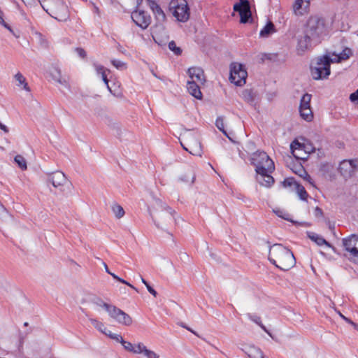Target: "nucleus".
<instances>
[{"instance_id": "nucleus-60", "label": "nucleus", "mask_w": 358, "mask_h": 358, "mask_svg": "<svg viewBox=\"0 0 358 358\" xmlns=\"http://www.w3.org/2000/svg\"><path fill=\"white\" fill-rule=\"evenodd\" d=\"M340 316L343 319L345 320L346 322L350 323V322H352L350 319L347 318L346 317H345L344 315H343L341 313H339Z\"/></svg>"}, {"instance_id": "nucleus-38", "label": "nucleus", "mask_w": 358, "mask_h": 358, "mask_svg": "<svg viewBox=\"0 0 358 358\" xmlns=\"http://www.w3.org/2000/svg\"><path fill=\"white\" fill-rule=\"evenodd\" d=\"M111 64L117 69H120V70H122V69H125L127 68V64L126 63L122 62V61H120V60H117V59H112L111 60Z\"/></svg>"}, {"instance_id": "nucleus-32", "label": "nucleus", "mask_w": 358, "mask_h": 358, "mask_svg": "<svg viewBox=\"0 0 358 358\" xmlns=\"http://www.w3.org/2000/svg\"><path fill=\"white\" fill-rule=\"evenodd\" d=\"M15 162L22 170H26L27 169V161L24 157L20 155H17L14 158Z\"/></svg>"}, {"instance_id": "nucleus-42", "label": "nucleus", "mask_w": 358, "mask_h": 358, "mask_svg": "<svg viewBox=\"0 0 358 358\" xmlns=\"http://www.w3.org/2000/svg\"><path fill=\"white\" fill-rule=\"evenodd\" d=\"M301 146H302V145H301L300 143H299L298 141H293V142L291 143V145H290V148H291V150H292V152L293 155H294L295 157H298L295 155V153H294L295 150H296V149H301Z\"/></svg>"}, {"instance_id": "nucleus-20", "label": "nucleus", "mask_w": 358, "mask_h": 358, "mask_svg": "<svg viewBox=\"0 0 358 358\" xmlns=\"http://www.w3.org/2000/svg\"><path fill=\"white\" fill-rule=\"evenodd\" d=\"M50 73L52 78L55 81H56L62 85H67V79L64 77H62L61 69L59 67H57V66H52L50 69Z\"/></svg>"}, {"instance_id": "nucleus-25", "label": "nucleus", "mask_w": 358, "mask_h": 358, "mask_svg": "<svg viewBox=\"0 0 358 358\" xmlns=\"http://www.w3.org/2000/svg\"><path fill=\"white\" fill-rule=\"evenodd\" d=\"M242 98L248 103H252L255 101L256 93L252 90L246 89L242 92Z\"/></svg>"}, {"instance_id": "nucleus-35", "label": "nucleus", "mask_w": 358, "mask_h": 358, "mask_svg": "<svg viewBox=\"0 0 358 358\" xmlns=\"http://www.w3.org/2000/svg\"><path fill=\"white\" fill-rule=\"evenodd\" d=\"M153 13H155L156 17L157 18V20L159 21L163 22V21L165 20L166 15H165L164 13L163 12V10H162V8L159 6H158L153 11Z\"/></svg>"}, {"instance_id": "nucleus-34", "label": "nucleus", "mask_w": 358, "mask_h": 358, "mask_svg": "<svg viewBox=\"0 0 358 358\" xmlns=\"http://www.w3.org/2000/svg\"><path fill=\"white\" fill-rule=\"evenodd\" d=\"M89 320L97 330H99V331L104 334H106V331H105L106 328L104 327V324L101 322H99L94 318H90Z\"/></svg>"}, {"instance_id": "nucleus-37", "label": "nucleus", "mask_w": 358, "mask_h": 358, "mask_svg": "<svg viewBox=\"0 0 358 358\" xmlns=\"http://www.w3.org/2000/svg\"><path fill=\"white\" fill-rule=\"evenodd\" d=\"M169 48L176 55H180L182 53V50L180 48L176 46V44L173 41L169 43Z\"/></svg>"}, {"instance_id": "nucleus-64", "label": "nucleus", "mask_w": 358, "mask_h": 358, "mask_svg": "<svg viewBox=\"0 0 358 358\" xmlns=\"http://www.w3.org/2000/svg\"><path fill=\"white\" fill-rule=\"evenodd\" d=\"M5 208L0 203V215L4 211Z\"/></svg>"}, {"instance_id": "nucleus-49", "label": "nucleus", "mask_w": 358, "mask_h": 358, "mask_svg": "<svg viewBox=\"0 0 358 358\" xmlns=\"http://www.w3.org/2000/svg\"><path fill=\"white\" fill-rule=\"evenodd\" d=\"M302 171H303V173L304 176H303V175H300V176H301V177H303V178H304V179H305L306 181H308L310 184H311L312 185H313V186H314V184H313V180H312V178H311V177H310V176H309V175H308V173H307L304 170H303Z\"/></svg>"}, {"instance_id": "nucleus-16", "label": "nucleus", "mask_w": 358, "mask_h": 358, "mask_svg": "<svg viewBox=\"0 0 358 358\" xmlns=\"http://www.w3.org/2000/svg\"><path fill=\"white\" fill-rule=\"evenodd\" d=\"M187 74L190 78L189 81H194L198 83L204 84L206 79L204 72L199 67H191L187 71Z\"/></svg>"}, {"instance_id": "nucleus-15", "label": "nucleus", "mask_w": 358, "mask_h": 358, "mask_svg": "<svg viewBox=\"0 0 358 358\" xmlns=\"http://www.w3.org/2000/svg\"><path fill=\"white\" fill-rule=\"evenodd\" d=\"M48 181L50 182L52 185L62 189V187L68 183V180L64 173L62 171H56L52 173L48 176Z\"/></svg>"}, {"instance_id": "nucleus-53", "label": "nucleus", "mask_w": 358, "mask_h": 358, "mask_svg": "<svg viewBox=\"0 0 358 358\" xmlns=\"http://www.w3.org/2000/svg\"><path fill=\"white\" fill-rule=\"evenodd\" d=\"M315 215L316 217H321L323 215L322 209L319 207H316L315 209Z\"/></svg>"}, {"instance_id": "nucleus-52", "label": "nucleus", "mask_w": 358, "mask_h": 358, "mask_svg": "<svg viewBox=\"0 0 358 358\" xmlns=\"http://www.w3.org/2000/svg\"><path fill=\"white\" fill-rule=\"evenodd\" d=\"M182 327L186 329L187 330L189 331L190 332H192V334H194V335H196V336L198 337H200V336L195 331H194L193 329H192L191 328L188 327L186 326L185 324L184 323H180V324Z\"/></svg>"}, {"instance_id": "nucleus-41", "label": "nucleus", "mask_w": 358, "mask_h": 358, "mask_svg": "<svg viewBox=\"0 0 358 358\" xmlns=\"http://www.w3.org/2000/svg\"><path fill=\"white\" fill-rule=\"evenodd\" d=\"M147 348L142 343H138L137 345L134 346V353L135 354H141L144 353Z\"/></svg>"}, {"instance_id": "nucleus-39", "label": "nucleus", "mask_w": 358, "mask_h": 358, "mask_svg": "<svg viewBox=\"0 0 358 358\" xmlns=\"http://www.w3.org/2000/svg\"><path fill=\"white\" fill-rule=\"evenodd\" d=\"M94 304L97 306L103 308L105 310L107 309V307L110 305L108 303H105L101 298L96 297L92 300Z\"/></svg>"}, {"instance_id": "nucleus-18", "label": "nucleus", "mask_w": 358, "mask_h": 358, "mask_svg": "<svg viewBox=\"0 0 358 358\" xmlns=\"http://www.w3.org/2000/svg\"><path fill=\"white\" fill-rule=\"evenodd\" d=\"M273 171H264L262 173H257V180L262 186L271 187L274 183V178L269 174Z\"/></svg>"}, {"instance_id": "nucleus-26", "label": "nucleus", "mask_w": 358, "mask_h": 358, "mask_svg": "<svg viewBox=\"0 0 358 358\" xmlns=\"http://www.w3.org/2000/svg\"><path fill=\"white\" fill-rule=\"evenodd\" d=\"M14 78H15V80L18 83H17L18 86L23 85L24 90H25L27 92L31 91L30 87H29L27 83L26 82L25 78L21 73L18 72L17 73H16L15 75Z\"/></svg>"}, {"instance_id": "nucleus-19", "label": "nucleus", "mask_w": 358, "mask_h": 358, "mask_svg": "<svg viewBox=\"0 0 358 358\" xmlns=\"http://www.w3.org/2000/svg\"><path fill=\"white\" fill-rule=\"evenodd\" d=\"M310 3L304 0H295L293 5V12L297 16H301L309 10Z\"/></svg>"}, {"instance_id": "nucleus-2", "label": "nucleus", "mask_w": 358, "mask_h": 358, "mask_svg": "<svg viewBox=\"0 0 358 358\" xmlns=\"http://www.w3.org/2000/svg\"><path fill=\"white\" fill-rule=\"evenodd\" d=\"M152 209L150 215L157 228L166 231L176 222V211L161 199H155Z\"/></svg>"}, {"instance_id": "nucleus-46", "label": "nucleus", "mask_w": 358, "mask_h": 358, "mask_svg": "<svg viewBox=\"0 0 358 358\" xmlns=\"http://www.w3.org/2000/svg\"><path fill=\"white\" fill-rule=\"evenodd\" d=\"M94 66L95 70L98 74L102 75L103 73H106V70H105V68L103 66L94 64Z\"/></svg>"}, {"instance_id": "nucleus-63", "label": "nucleus", "mask_w": 358, "mask_h": 358, "mask_svg": "<svg viewBox=\"0 0 358 358\" xmlns=\"http://www.w3.org/2000/svg\"><path fill=\"white\" fill-rule=\"evenodd\" d=\"M350 324L354 327V328L355 329H357L358 331V324H356V323H355L353 322H350Z\"/></svg>"}, {"instance_id": "nucleus-48", "label": "nucleus", "mask_w": 358, "mask_h": 358, "mask_svg": "<svg viewBox=\"0 0 358 358\" xmlns=\"http://www.w3.org/2000/svg\"><path fill=\"white\" fill-rule=\"evenodd\" d=\"M148 6L154 11L158 6H159L155 1L152 0H146Z\"/></svg>"}, {"instance_id": "nucleus-56", "label": "nucleus", "mask_w": 358, "mask_h": 358, "mask_svg": "<svg viewBox=\"0 0 358 358\" xmlns=\"http://www.w3.org/2000/svg\"><path fill=\"white\" fill-rule=\"evenodd\" d=\"M0 129L3 131L6 134L9 132L8 128L6 125L2 124L1 122H0Z\"/></svg>"}, {"instance_id": "nucleus-4", "label": "nucleus", "mask_w": 358, "mask_h": 358, "mask_svg": "<svg viewBox=\"0 0 358 358\" xmlns=\"http://www.w3.org/2000/svg\"><path fill=\"white\" fill-rule=\"evenodd\" d=\"M336 58L329 55L317 57L311 62L310 71L314 80L324 79L330 74V64L334 62Z\"/></svg>"}, {"instance_id": "nucleus-30", "label": "nucleus", "mask_w": 358, "mask_h": 358, "mask_svg": "<svg viewBox=\"0 0 358 358\" xmlns=\"http://www.w3.org/2000/svg\"><path fill=\"white\" fill-rule=\"evenodd\" d=\"M311 94H305L301 99L299 108H310Z\"/></svg>"}, {"instance_id": "nucleus-59", "label": "nucleus", "mask_w": 358, "mask_h": 358, "mask_svg": "<svg viewBox=\"0 0 358 358\" xmlns=\"http://www.w3.org/2000/svg\"><path fill=\"white\" fill-rule=\"evenodd\" d=\"M103 267L105 268V271L108 273H110V271L107 266V264L105 263V262H103Z\"/></svg>"}, {"instance_id": "nucleus-44", "label": "nucleus", "mask_w": 358, "mask_h": 358, "mask_svg": "<svg viewBox=\"0 0 358 358\" xmlns=\"http://www.w3.org/2000/svg\"><path fill=\"white\" fill-rule=\"evenodd\" d=\"M295 183H297V182L294 180V178H289L285 179L282 182V185L285 187H291L292 185H294L295 186Z\"/></svg>"}, {"instance_id": "nucleus-45", "label": "nucleus", "mask_w": 358, "mask_h": 358, "mask_svg": "<svg viewBox=\"0 0 358 358\" xmlns=\"http://www.w3.org/2000/svg\"><path fill=\"white\" fill-rule=\"evenodd\" d=\"M121 344L126 350L131 352H134V345L130 342L124 340Z\"/></svg>"}, {"instance_id": "nucleus-31", "label": "nucleus", "mask_w": 358, "mask_h": 358, "mask_svg": "<svg viewBox=\"0 0 358 358\" xmlns=\"http://www.w3.org/2000/svg\"><path fill=\"white\" fill-rule=\"evenodd\" d=\"M112 210L115 217L118 219L122 217L124 215V210L123 208L117 203H114L112 206Z\"/></svg>"}, {"instance_id": "nucleus-50", "label": "nucleus", "mask_w": 358, "mask_h": 358, "mask_svg": "<svg viewBox=\"0 0 358 358\" xmlns=\"http://www.w3.org/2000/svg\"><path fill=\"white\" fill-rule=\"evenodd\" d=\"M350 99L352 102L357 101L358 103V89L350 94Z\"/></svg>"}, {"instance_id": "nucleus-61", "label": "nucleus", "mask_w": 358, "mask_h": 358, "mask_svg": "<svg viewBox=\"0 0 358 358\" xmlns=\"http://www.w3.org/2000/svg\"><path fill=\"white\" fill-rule=\"evenodd\" d=\"M109 274H110V275H111L114 279H115V280H118L119 277H118L117 275H115V273H111V272H110V273H109Z\"/></svg>"}, {"instance_id": "nucleus-47", "label": "nucleus", "mask_w": 358, "mask_h": 358, "mask_svg": "<svg viewBox=\"0 0 358 358\" xmlns=\"http://www.w3.org/2000/svg\"><path fill=\"white\" fill-rule=\"evenodd\" d=\"M248 317H249V319L250 320H252V322H255L258 325H259L262 323L260 317H259L257 315H249Z\"/></svg>"}, {"instance_id": "nucleus-28", "label": "nucleus", "mask_w": 358, "mask_h": 358, "mask_svg": "<svg viewBox=\"0 0 358 358\" xmlns=\"http://www.w3.org/2000/svg\"><path fill=\"white\" fill-rule=\"evenodd\" d=\"M295 189L299 197L303 200L306 201L308 196V194L306 191L304 187L299 183H295Z\"/></svg>"}, {"instance_id": "nucleus-23", "label": "nucleus", "mask_w": 358, "mask_h": 358, "mask_svg": "<svg viewBox=\"0 0 358 358\" xmlns=\"http://www.w3.org/2000/svg\"><path fill=\"white\" fill-rule=\"evenodd\" d=\"M275 31V29L274 24L272 22L269 21L260 31L259 36L262 38H267Z\"/></svg>"}, {"instance_id": "nucleus-3", "label": "nucleus", "mask_w": 358, "mask_h": 358, "mask_svg": "<svg viewBox=\"0 0 358 358\" xmlns=\"http://www.w3.org/2000/svg\"><path fill=\"white\" fill-rule=\"evenodd\" d=\"M268 259L282 271H287L295 264L293 253L281 244H274L270 248Z\"/></svg>"}, {"instance_id": "nucleus-1", "label": "nucleus", "mask_w": 358, "mask_h": 358, "mask_svg": "<svg viewBox=\"0 0 358 358\" xmlns=\"http://www.w3.org/2000/svg\"><path fill=\"white\" fill-rule=\"evenodd\" d=\"M326 35L327 26L324 18L317 15L310 16L306 23L303 34L297 38V52L303 53L312 44L320 43Z\"/></svg>"}, {"instance_id": "nucleus-8", "label": "nucleus", "mask_w": 358, "mask_h": 358, "mask_svg": "<svg viewBox=\"0 0 358 358\" xmlns=\"http://www.w3.org/2000/svg\"><path fill=\"white\" fill-rule=\"evenodd\" d=\"M182 136L186 145L189 147V150H188V152L192 155L201 156V145L196 134L189 130H186Z\"/></svg>"}, {"instance_id": "nucleus-6", "label": "nucleus", "mask_w": 358, "mask_h": 358, "mask_svg": "<svg viewBox=\"0 0 358 358\" xmlns=\"http://www.w3.org/2000/svg\"><path fill=\"white\" fill-rule=\"evenodd\" d=\"M252 163L255 166L257 173L264 171H274V162L265 152H256L252 156Z\"/></svg>"}, {"instance_id": "nucleus-22", "label": "nucleus", "mask_w": 358, "mask_h": 358, "mask_svg": "<svg viewBox=\"0 0 358 358\" xmlns=\"http://www.w3.org/2000/svg\"><path fill=\"white\" fill-rule=\"evenodd\" d=\"M308 236L311 241H314L318 245H326L328 247H331L330 243H328L323 237L314 232H308Z\"/></svg>"}, {"instance_id": "nucleus-21", "label": "nucleus", "mask_w": 358, "mask_h": 358, "mask_svg": "<svg viewBox=\"0 0 358 358\" xmlns=\"http://www.w3.org/2000/svg\"><path fill=\"white\" fill-rule=\"evenodd\" d=\"M202 84L194 81H187V90L189 94L197 99H201L202 93L200 90V85Z\"/></svg>"}, {"instance_id": "nucleus-54", "label": "nucleus", "mask_w": 358, "mask_h": 358, "mask_svg": "<svg viewBox=\"0 0 358 358\" xmlns=\"http://www.w3.org/2000/svg\"><path fill=\"white\" fill-rule=\"evenodd\" d=\"M112 339L115 340L116 341L120 342V343H122V341H124V339L122 338V337L120 335L115 334L113 336Z\"/></svg>"}, {"instance_id": "nucleus-57", "label": "nucleus", "mask_w": 358, "mask_h": 358, "mask_svg": "<svg viewBox=\"0 0 358 358\" xmlns=\"http://www.w3.org/2000/svg\"><path fill=\"white\" fill-rule=\"evenodd\" d=\"M265 332H266L270 336H271V333L267 330V329L266 328V327L262 324L261 323L259 325Z\"/></svg>"}, {"instance_id": "nucleus-55", "label": "nucleus", "mask_w": 358, "mask_h": 358, "mask_svg": "<svg viewBox=\"0 0 358 358\" xmlns=\"http://www.w3.org/2000/svg\"><path fill=\"white\" fill-rule=\"evenodd\" d=\"M101 78H102V80L104 82V83L107 85L108 89L111 92V90L109 87V85H108V80L107 78V76H106V73H103L101 75Z\"/></svg>"}, {"instance_id": "nucleus-58", "label": "nucleus", "mask_w": 358, "mask_h": 358, "mask_svg": "<svg viewBox=\"0 0 358 358\" xmlns=\"http://www.w3.org/2000/svg\"><path fill=\"white\" fill-rule=\"evenodd\" d=\"M180 144H181V146L182 147V148L188 152V150H189V147L186 145V143L185 142V143H183L182 142H180Z\"/></svg>"}, {"instance_id": "nucleus-10", "label": "nucleus", "mask_w": 358, "mask_h": 358, "mask_svg": "<svg viewBox=\"0 0 358 358\" xmlns=\"http://www.w3.org/2000/svg\"><path fill=\"white\" fill-rule=\"evenodd\" d=\"M106 311L111 318L120 324L130 326L132 324L131 317L127 313L113 305L110 304Z\"/></svg>"}, {"instance_id": "nucleus-24", "label": "nucleus", "mask_w": 358, "mask_h": 358, "mask_svg": "<svg viewBox=\"0 0 358 358\" xmlns=\"http://www.w3.org/2000/svg\"><path fill=\"white\" fill-rule=\"evenodd\" d=\"M247 354L250 358H265L263 352L259 348L255 346L250 347Z\"/></svg>"}, {"instance_id": "nucleus-36", "label": "nucleus", "mask_w": 358, "mask_h": 358, "mask_svg": "<svg viewBox=\"0 0 358 358\" xmlns=\"http://www.w3.org/2000/svg\"><path fill=\"white\" fill-rule=\"evenodd\" d=\"M215 125L220 131H221L226 136H228L227 131L224 128V120L222 117H218L215 122Z\"/></svg>"}, {"instance_id": "nucleus-27", "label": "nucleus", "mask_w": 358, "mask_h": 358, "mask_svg": "<svg viewBox=\"0 0 358 358\" xmlns=\"http://www.w3.org/2000/svg\"><path fill=\"white\" fill-rule=\"evenodd\" d=\"M299 113L301 117L308 122L311 121L313 118V113L311 108H299Z\"/></svg>"}, {"instance_id": "nucleus-40", "label": "nucleus", "mask_w": 358, "mask_h": 358, "mask_svg": "<svg viewBox=\"0 0 358 358\" xmlns=\"http://www.w3.org/2000/svg\"><path fill=\"white\" fill-rule=\"evenodd\" d=\"M141 280L146 286L148 291L152 295H153L155 297H156L157 295V292L148 283V282L143 277H141Z\"/></svg>"}, {"instance_id": "nucleus-62", "label": "nucleus", "mask_w": 358, "mask_h": 358, "mask_svg": "<svg viewBox=\"0 0 358 358\" xmlns=\"http://www.w3.org/2000/svg\"><path fill=\"white\" fill-rule=\"evenodd\" d=\"M109 274H110V275H111L114 279H115V280H118L119 277H118L117 275H115V273H111V272H110V273H109Z\"/></svg>"}, {"instance_id": "nucleus-7", "label": "nucleus", "mask_w": 358, "mask_h": 358, "mask_svg": "<svg viewBox=\"0 0 358 358\" xmlns=\"http://www.w3.org/2000/svg\"><path fill=\"white\" fill-rule=\"evenodd\" d=\"M169 10L178 21L185 22L189 18V11L185 0H172Z\"/></svg>"}, {"instance_id": "nucleus-17", "label": "nucleus", "mask_w": 358, "mask_h": 358, "mask_svg": "<svg viewBox=\"0 0 358 358\" xmlns=\"http://www.w3.org/2000/svg\"><path fill=\"white\" fill-rule=\"evenodd\" d=\"M320 174L329 180H334L335 178V170L333 164L330 163H322L320 165L319 168Z\"/></svg>"}, {"instance_id": "nucleus-9", "label": "nucleus", "mask_w": 358, "mask_h": 358, "mask_svg": "<svg viewBox=\"0 0 358 358\" xmlns=\"http://www.w3.org/2000/svg\"><path fill=\"white\" fill-rule=\"evenodd\" d=\"M247 76L248 73L243 65L238 63H232L231 64L229 79L231 83L241 86L245 83Z\"/></svg>"}, {"instance_id": "nucleus-11", "label": "nucleus", "mask_w": 358, "mask_h": 358, "mask_svg": "<svg viewBox=\"0 0 358 358\" xmlns=\"http://www.w3.org/2000/svg\"><path fill=\"white\" fill-rule=\"evenodd\" d=\"M234 11L238 12L241 23H246L252 17L250 4L248 0H240L239 3L234 4Z\"/></svg>"}, {"instance_id": "nucleus-33", "label": "nucleus", "mask_w": 358, "mask_h": 358, "mask_svg": "<svg viewBox=\"0 0 358 358\" xmlns=\"http://www.w3.org/2000/svg\"><path fill=\"white\" fill-rule=\"evenodd\" d=\"M273 213L278 217H280L285 220L289 221L292 223H295L294 221H293L292 219L289 218V215L287 213L285 212L282 209H280V208L274 209Z\"/></svg>"}, {"instance_id": "nucleus-43", "label": "nucleus", "mask_w": 358, "mask_h": 358, "mask_svg": "<svg viewBox=\"0 0 358 358\" xmlns=\"http://www.w3.org/2000/svg\"><path fill=\"white\" fill-rule=\"evenodd\" d=\"M143 354L147 358H159V355H157L154 351L150 350L147 348L144 351Z\"/></svg>"}, {"instance_id": "nucleus-29", "label": "nucleus", "mask_w": 358, "mask_h": 358, "mask_svg": "<svg viewBox=\"0 0 358 358\" xmlns=\"http://www.w3.org/2000/svg\"><path fill=\"white\" fill-rule=\"evenodd\" d=\"M350 55H351V50L349 48H345L338 55L334 54L332 58H336V59H334V62H339L341 60H345V59H348Z\"/></svg>"}, {"instance_id": "nucleus-12", "label": "nucleus", "mask_w": 358, "mask_h": 358, "mask_svg": "<svg viewBox=\"0 0 358 358\" xmlns=\"http://www.w3.org/2000/svg\"><path fill=\"white\" fill-rule=\"evenodd\" d=\"M357 167L356 161L343 160L340 163L338 170L345 179H348L354 176Z\"/></svg>"}, {"instance_id": "nucleus-14", "label": "nucleus", "mask_w": 358, "mask_h": 358, "mask_svg": "<svg viewBox=\"0 0 358 358\" xmlns=\"http://www.w3.org/2000/svg\"><path fill=\"white\" fill-rule=\"evenodd\" d=\"M131 18L136 25L146 29L150 24V17L143 10H135L131 13Z\"/></svg>"}, {"instance_id": "nucleus-51", "label": "nucleus", "mask_w": 358, "mask_h": 358, "mask_svg": "<svg viewBox=\"0 0 358 358\" xmlns=\"http://www.w3.org/2000/svg\"><path fill=\"white\" fill-rule=\"evenodd\" d=\"M76 52L82 58H85L86 57V52L85 51L84 49H83L81 48H76Z\"/></svg>"}, {"instance_id": "nucleus-5", "label": "nucleus", "mask_w": 358, "mask_h": 358, "mask_svg": "<svg viewBox=\"0 0 358 358\" xmlns=\"http://www.w3.org/2000/svg\"><path fill=\"white\" fill-rule=\"evenodd\" d=\"M41 6L50 15L59 21L68 18L67 6L62 0H38Z\"/></svg>"}, {"instance_id": "nucleus-13", "label": "nucleus", "mask_w": 358, "mask_h": 358, "mask_svg": "<svg viewBox=\"0 0 358 358\" xmlns=\"http://www.w3.org/2000/svg\"><path fill=\"white\" fill-rule=\"evenodd\" d=\"M343 243L351 256L358 259V236L353 234L348 238H343Z\"/></svg>"}]
</instances>
